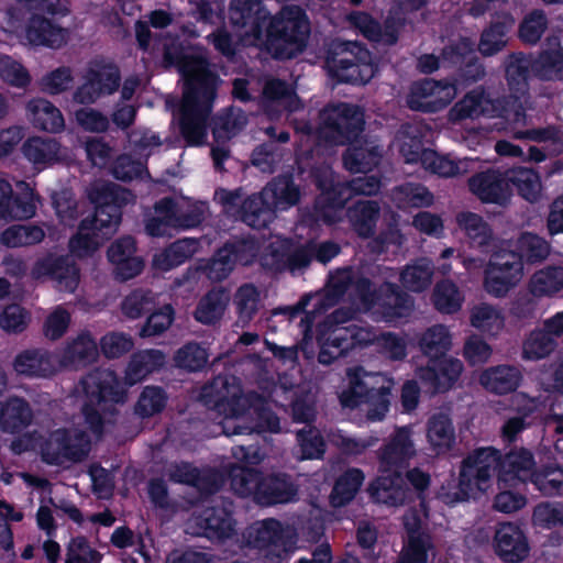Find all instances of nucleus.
Here are the masks:
<instances>
[{"label":"nucleus","instance_id":"nucleus-1","mask_svg":"<svg viewBox=\"0 0 563 563\" xmlns=\"http://www.w3.org/2000/svg\"><path fill=\"white\" fill-rule=\"evenodd\" d=\"M163 63L165 67L177 66L185 79L177 118L179 133L187 145L200 146L207 140L220 79L203 57L184 55L176 40L164 43Z\"/></svg>","mask_w":563,"mask_h":563},{"label":"nucleus","instance_id":"nucleus-2","mask_svg":"<svg viewBox=\"0 0 563 563\" xmlns=\"http://www.w3.org/2000/svg\"><path fill=\"white\" fill-rule=\"evenodd\" d=\"M79 384L86 397L82 405L86 422L92 432L101 434L118 413L115 405L125 401V391L118 375L110 368H95Z\"/></svg>","mask_w":563,"mask_h":563},{"label":"nucleus","instance_id":"nucleus-3","mask_svg":"<svg viewBox=\"0 0 563 563\" xmlns=\"http://www.w3.org/2000/svg\"><path fill=\"white\" fill-rule=\"evenodd\" d=\"M34 448L44 463L67 470L88 459L91 440L78 427H62L35 435Z\"/></svg>","mask_w":563,"mask_h":563},{"label":"nucleus","instance_id":"nucleus-4","mask_svg":"<svg viewBox=\"0 0 563 563\" xmlns=\"http://www.w3.org/2000/svg\"><path fill=\"white\" fill-rule=\"evenodd\" d=\"M89 200L96 205L95 214L88 218L92 230L104 241L118 230L122 206L134 202V195L111 181L96 180L87 189Z\"/></svg>","mask_w":563,"mask_h":563},{"label":"nucleus","instance_id":"nucleus-5","mask_svg":"<svg viewBox=\"0 0 563 563\" xmlns=\"http://www.w3.org/2000/svg\"><path fill=\"white\" fill-rule=\"evenodd\" d=\"M201 400L223 415L219 422L223 429L227 420L243 418L246 410L258 406L261 395L253 391L244 394L235 376L219 375L202 388Z\"/></svg>","mask_w":563,"mask_h":563},{"label":"nucleus","instance_id":"nucleus-6","mask_svg":"<svg viewBox=\"0 0 563 563\" xmlns=\"http://www.w3.org/2000/svg\"><path fill=\"white\" fill-rule=\"evenodd\" d=\"M498 466L500 452L492 446L478 448L468 453L461 463L452 501H465L486 492Z\"/></svg>","mask_w":563,"mask_h":563},{"label":"nucleus","instance_id":"nucleus-7","mask_svg":"<svg viewBox=\"0 0 563 563\" xmlns=\"http://www.w3.org/2000/svg\"><path fill=\"white\" fill-rule=\"evenodd\" d=\"M319 136L333 144H344L356 137L364 128V113L360 107L341 103L324 108L319 114Z\"/></svg>","mask_w":563,"mask_h":563},{"label":"nucleus","instance_id":"nucleus-8","mask_svg":"<svg viewBox=\"0 0 563 563\" xmlns=\"http://www.w3.org/2000/svg\"><path fill=\"white\" fill-rule=\"evenodd\" d=\"M271 13L262 0H232L229 7L230 23L240 31L246 46H263Z\"/></svg>","mask_w":563,"mask_h":563},{"label":"nucleus","instance_id":"nucleus-9","mask_svg":"<svg viewBox=\"0 0 563 563\" xmlns=\"http://www.w3.org/2000/svg\"><path fill=\"white\" fill-rule=\"evenodd\" d=\"M310 32L308 16L302 8L290 4L284 5L269 21L265 31L264 45L279 46L305 43Z\"/></svg>","mask_w":563,"mask_h":563},{"label":"nucleus","instance_id":"nucleus-10","mask_svg":"<svg viewBox=\"0 0 563 563\" xmlns=\"http://www.w3.org/2000/svg\"><path fill=\"white\" fill-rule=\"evenodd\" d=\"M523 277L519 254L503 252L493 256L485 268L484 288L494 297H505Z\"/></svg>","mask_w":563,"mask_h":563},{"label":"nucleus","instance_id":"nucleus-11","mask_svg":"<svg viewBox=\"0 0 563 563\" xmlns=\"http://www.w3.org/2000/svg\"><path fill=\"white\" fill-rule=\"evenodd\" d=\"M417 455L411 426L396 427L376 452L378 468L383 473H400Z\"/></svg>","mask_w":563,"mask_h":563},{"label":"nucleus","instance_id":"nucleus-12","mask_svg":"<svg viewBox=\"0 0 563 563\" xmlns=\"http://www.w3.org/2000/svg\"><path fill=\"white\" fill-rule=\"evenodd\" d=\"M246 115L240 109L228 108L211 120L213 142L211 157L218 170H224V161L230 158L229 141L246 124Z\"/></svg>","mask_w":563,"mask_h":563},{"label":"nucleus","instance_id":"nucleus-13","mask_svg":"<svg viewBox=\"0 0 563 563\" xmlns=\"http://www.w3.org/2000/svg\"><path fill=\"white\" fill-rule=\"evenodd\" d=\"M507 106L504 118L516 129L514 133L515 139L534 142H544L554 139L556 134L554 128H534L538 115L533 112L528 99L520 101L514 98L507 102Z\"/></svg>","mask_w":563,"mask_h":563},{"label":"nucleus","instance_id":"nucleus-14","mask_svg":"<svg viewBox=\"0 0 563 563\" xmlns=\"http://www.w3.org/2000/svg\"><path fill=\"white\" fill-rule=\"evenodd\" d=\"M455 96L456 88L453 84L423 79L411 86L407 104L412 110L435 112L446 107Z\"/></svg>","mask_w":563,"mask_h":563},{"label":"nucleus","instance_id":"nucleus-15","mask_svg":"<svg viewBox=\"0 0 563 563\" xmlns=\"http://www.w3.org/2000/svg\"><path fill=\"white\" fill-rule=\"evenodd\" d=\"M31 277L35 280L48 277L60 291L74 292L79 284V269L69 256L47 254L34 263Z\"/></svg>","mask_w":563,"mask_h":563},{"label":"nucleus","instance_id":"nucleus-16","mask_svg":"<svg viewBox=\"0 0 563 563\" xmlns=\"http://www.w3.org/2000/svg\"><path fill=\"white\" fill-rule=\"evenodd\" d=\"M186 531L192 536L221 541L233 534V520L225 508L207 507L191 515L187 520Z\"/></svg>","mask_w":563,"mask_h":563},{"label":"nucleus","instance_id":"nucleus-17","mask_svg":"<svg viewBox=\"0 0 563 563\" xmlns=\"http://www.w3.org/2000/svg\"><path fill=\"white\" fill-rule=\"evenodd\" d=\"M266 400L261 396V402L256 407L246 410L243 418L229 419L223 423L225 435H241L262 432H280L279 418L266 406Z\"/></svg>","mask_w":563,"mask_h":563},{"label":"nucleus","instance_id":"nucleus-18","mask_svg":"<svg viewBox=\"0 0 563 563\" xmlns=\"http://www.w3.org/2000/svg\"><path fill=\"white\" fill-rule=\"evenodd\" d=\"M351 286L355 289L362 307L371 309L375 301V291L372 290L371 282L366 278L357 277L350 268L338 269L330 275L324 289V305H334Z\"/></svg>","mask_w":563,"mask_h":563},{"label":"nucleus","instance_id":"nucleus-19","mask_svg":"<svg viewBox=\"0 0 563 563\" xmlns=\"http://www.w3.org/2000/svg\"><path fill=\"white\" fill-rule=\"evenodd\" d=\"M493 545L497 556L505 563H520L530 552L525 532L514 522H500L496 526Z\"/></svg>","mask_w":563,"mask_h":563},{"label":"nucleus","instance_id":"nucleus-20","mask_svg":"<svg viewBox=\"0 0 563 563\" xmlns=\"http://www.w3.org/2000/svg\"><path fill=\"white\" fill-rule=\"evenodd\" d=\"M98 343L88 330L78 332L67 340L59 355V366L66 369L80 371L97 362Z\"/></svg>","mask_w":563,"mask_h":563},{"label":"nucleus","instance_id":"nucleus-21","mask_svg":"<svg viewBox=\"0 0 563 563\" xmlns=\"http://www.w3.org/2000/svg\"><path fill=\"white\" fill-rule=\"evenodd\" d=\"M468 187L482 202L486 203L505 206L511 197L508 175L495 169L472 176L468 179Z\"/></svg>","mask_w":563,"mask_h":563},{"label":"nucleus","instance_id":"nucleus-22","mask_svg":"<svg viewBox=\"0 0 563 563\" xmlns=\"http://www.w3.org/2000/svg\"><path fill=\"white\" fill-rule=\"evenodd\" d=\"M311 175L316 185L321 190V194L317 197L314 203L317 218L327 223L336 222L341 218L339 214H335L338 187L341 184L334 183L333 172L327 163L312 167Z\"/></svg>","mask_w":563,"mask_h":563},{"label":"nucleus","instance_id":"nucleus-23","mask_svg":"<svg viewBox=\"0 0 563 563\" xmlns=\"http://www.w3.org/2000/svg\"><path fill=\"white\" fill-rule=\"evenodd\" d=\"M42 13L34 12L29 19L25 27L29 44L55 49L66 45L69 38L68 30L43 16Z\"/></svg>","mask_w":563,"mask_h":563},{"label":"nucleus","instance_id":"nucleus-24","mask_svg":"<svg viewBox=\"0 0 563 563\" xmlns=\"http://www.w3.org/2000/svg\"><path fill=\"white\" fill-rule=\"evenodd\" d=\"M383 158V147L374 140L362 139L351 143L342 155L344 168L352 173H369Z\"/></svg>","mask_w":563,"mask_h":563},{"label":"nucleus","instance_id":"nucleus-25","mask_svg":"<svg viewBox=\"0 0 563 563\" xmlns=\"http://www.w3.org/2000/svg\"><path fill=\"white\" fill-rule=\"evenodd\" d=\"M167 476L176 483L191 485L203 493H213L223 483L222 475L212 468L198 470L189 463H177L168 466Z\"/></svg>","mask_w":563,"mask_h":563},{"label":"nucleus","instance_id":"nucleus-26","mask_svg":"<svg viewBox=\"0 0 563 563\" xmlns=\"http://www.w3.org/2000/svg\"><path fill=\"white\" fill-rule=\"evenodd\" d=\"M536 471V461L531 451L525 448H516L500 459V472L498 483L526 482L532 479Z\"/></svg>","mask_w":563,"mask_h":563},{"label":"nucleus","instance_id":"nucleus-27","mask_svg":"<svg viewBox=\"0 0 563 563\" xmlns=\"http://www.w3.org/2000/svg\"><path fill=\"white\" fill-rule=\"evenodd\" d=\"M135 241L131 236L117 240L108 249V258L114 265V274L120 280H128L143 269V261L134 255Z\"/></svg>","mask_w":563,"mask_h":563},{"label":"nucleus","instance_id":"nucleus-28","mask_svg":"<svg viewBox=\"0 0 563 563\" xmlns=\"http://www.w3.org/2000/svg\"><path fill=\"white\" fill-rule=\"evenodd\" d=\"M532 75L541 80H563V47L558 36L547 38L543 48L533 58Z\"/></svg>","mask_w":563,"mask_h":563},{"label":"nucleus","instance_id":"nucleus-29","mask_svg":"<svg viewBox=\"0 0 563 563\" xmlns=\"http://www.w3.org/2000/svg\"><path fill=\"white\" fill-rule=\"evenodd\" d=\"M261 191L275 213L299 205L301 199L300 187L287 175L273 178Z\"/></svg>","mask_w":563,"mask_h":563},{"label":"nucleus","instance_id":"nucleus-30","mask_svg":"<svg viewBox=\"0 0 563 563\" xmlns=\"http://www.w3.org/2000/svg\"><path fill=\"white\" fill-rule=\"evenodd\" d=\"M13 369L18 375L47 378L56 374L53 355L44 349H27L13 360Z\"/></svg>","mask_w":563,"mask_h":563},{"label":"nucleus","instance_id":"nucleus-31","mask_svg":"<svg viewBox=\"0 0 563 563\" xmlns=\"http://www.w3.org/2000/svg\"><path fill=\"white\" fill-rule=\"evenodd\" d=\"M417 345L423 356L430 362H435L451 351L453 334L445 324H432L418 334Z\"/></svg>","mask_w":563,"mask_h":563},{"label":"nucleus","instance_id":"nucleus-32","mask_svg":"<svg viewBox=\"0 0 563 563\" xmlns=\"http://www.w3.org/2000/svg\"><path fill=\"white\" fill-rule=\"evenodd\" d=\"M427 129L419 123H405L397 131L394 145L406 163H421L424 153L430 148L424 147L423 139Z\"/></svg>","mask_w":563,"mask_h":563},{"label":"nucleus","instance_id":"nucleus-33","mask_svg":"<svg viewBox=\"0 0 563 563\" xmlns=\"http://www.w3.org/2000/svg\"><path fill=\"white\" fill-rule=\"evenodd\" d=\"M371 379L373 386L364 394L365 417L368 421H382L389 409L393 383L379 373H372Z\"/></svg>","mask_w":563,"mask_h":563},{"label":"nucleus","instance_id":"nucleus-34","mask_svg":"<svg viewBox=\"0 0 563 563\" xmlns=\"http://www.w3.org/2000/svg\"><path fill=\"white\" fill-rule=\"evenodd\" d=\"M230 299V294L224 287H213L199 299L194 311L195 320L205 325L220 323Z\"/></svg>","mask_w":563,"mask_h":563},{"label":"nucleus","instance_id":"nucleus-35","mask_svg":"<svg viewBox=\"0 0 563 563\" xmlns=\"http://www.w3.org/2000/svg\"><path fill=\"white\" fill-rule=\"evenodd\" d=\"M455 221L470 242L484 252L495 246L496 238L489 223L475 212L461 211Z\"/></svg>","mask_w":563,"mask_h":563},{"label":"nucleus","instance_id":"nucleus-36","mask_svg":"<svg viewBox=\"0 0 563 563\" xmlns=\"http://www.w3.org/2000/svg\"><path fill=\"white\" fill-rule=\"evenodd\" d=\"M375 305L382 308L384 318L390 321L409 314L412 309V299L396 284L384 283L379 288V294L375 292L373 306Z\"/></svg>","mask_w":563,"mask_h":563},{"label":"nucleus","instance_id":"nucleus-37","mask_svg":"<svg viewBox=\"0 0 563 563\" xmlns=\"http://www.w3.org/2000/svg\"><path fill=\"white\" fill-rule=\"evenodd\" d=\"M166 356L159 350H143L131 355L124 372L125 384L132 386L165 365Z\"/></svg>","mask_w":563,"mask_h":563},{"label":"nucleus","instance_id":"nucleus-38","mask_svg":"<svg viewBox=\"0 0 563 563\" xmlns=\"http://www.w3.org/2000/svg\"><path fill=\"white\" fill-rule=\"evenodd\" d=\"M368 492L375 501L387 506L404 505L409 497L400 473L378 477L369 485Z\"/></svg>","mask_w":563,"mask_h":563},{"label":"nucleus","instance_id":"nucleus-39","mask_svg":"<svg viewBox=\"0 0 563 563\" xmlns=\"http://www.w3.org/2000/svg\"><path fill=\"white\" fill-rule=\"evenodd\" d=\"M515 20L510 14H499L483 30L478 43V51L483 56L489 57L503 51L508 43L507 34L514 26Z\"/></svg>","mask_w":563,"mask_h":563},{"label":"nucleus","instance_id":"nucleus-40","mask_svg":"<svg viewBox=\"0 0 563 563\" xmlns=\"http://www.w3.org/2000/svg\"><path fill=\"white\" fill-rule=\"evenodd\" d=\"M522 379L521 372L512 365L486 368L479 376L481 385L488 391L505 395L517 389Z\"/></svg>","mask_w":563,"mask_h":563},{"label":"nucleus","instance_id":"nucleus-41","mask_svg":"<svg viewBox=\"0 0 563 563\" xmlns=\"http://www.w3.org/2000/svg\"><path fill=\"white\" fill-rule=\"evenodd\" d=\"M32 419V409L23 398L13 396L0 402V429L3 432H19L26 428Z\"/></svg>","mask_w":563,"mask_h":563},{"label":"nucleus","instance_id":"nucleus-42","mask_svg":"<svg viewBox=\"0 0 563 563\" xmlns=\"http://www.w3.org/2000/svg\"><path fill=\"white\" fill-rule=\"evenodd\" d=\"M297 490L285 474H272L263 476L260 489L256 493V501L261 505H273L290 501Z\"/></svg>","mask_w":563,"mask_h":563},{"label":"nucleus","instance_id":"nucleus-43","mask_svg":"<svg viewBox=\"0 0 563 563\" xmlns=\"http://www.w3.org/2000/svg\"><path fill=\"white\" fill-rule=\"evenodd\" d=\"M26 111L35 128L51 133H58L65 128L60 110L51 101L35 98L26 103Z\"/></svg>","mask_w":563,"mask_h":563},{"label":"nucleus","instance_id":"nucleus-44","mask_svg":"<svg viewBox=\"0 0 563 563\" xmlns=\"http://www.w3.org/2000/svg\"><path fill=\"white\" fill-rule=\"evenodd\" d=\"M427 440L437 454L449 452L455 444L452 419L444 412L431 416L427 422Z\"/></svg>","mask_w":563,"mask_h":563},{"label":"nucleus","instance_id":"nucleus-45","mask_svg":"<svg viewBox=\"0 0 563 563\" xmlns=\"http://www.w3.org/2000/svg\"><path fill=\"white\" fill-rule=\"evenodd\" d=\"M346 214L357 235L367 239L375 233L380 207L375 200H360L347 209Z\"/></svg>","mask_w":563,"mask_h":563},{"label":"nucleus","instance_id":"nucleus-46","mask_svg":"<svg viewBox=\"0 0 563 563\" xmlns=\"http://www.w3.org/2000/svg\"><path fill=\"white\" fill-rule=\"evenodd\" d=\"M235 325L246 328L262 308L261 290L252 283L241 285L234 292Z\"/></svg>","mask_w":563,"mask_h":563},{"label":"nucleus","instance_id":"nucleus-47","mask_svg":"<svg viewBox=\"0 0 563 563\" xmlns=\"http://www.w3.org/2000/svg\"><path fill=\"white\" fill-rule=\"evenodd\" d=\"M434 275V267L430 260L418 258L406 265L399 279L404 288L412 292H421L430 287Z\"/></svg>","mask_w":563,"mask_h":563},{"label":"nucleus","instance_id":"nucleus-48","mask_svg":"<svg viewBox=\"0 0 563 563\" xmlns=\"http://www.w3.org/2000/svg\"><path fill=\"white\" fill-rule=\"evenodd\" d=\"M249 539L256 548H273V551L278 556L282 555V552H286L283 541L282 525L275 519H268L255 523L250 529Z\"/></svg>","mask_w":563,"mask_h":563},{"label":"nucleus","instance_id":"nucleus-49","mask_svg":"<svg viewBox=\"0 0 563 563\" xmlns=\"http://www.w3.org/2000/svg\"><path fill=\"white\" fill-rule=\"evenodd\" d=\"M199 249V241L196 239H181L161 253L156 254L153 264L161 271H168L191 258Z\"/></svg>","mask_w":563,"mask_h":563},{"label":"nucleus","instance_id":"nucleus-50","mask_svg":"<svg viewBox=\"0 0 563 563\" xmlns=\"http://www.w3.org/2000/svg\"><path fill=\"white\" fill-rule=\"evenodd\" d=\"M275 217V212L266 203L262 191L247 197L241 205L240 219L251 228L264 229Z\"/></svg>","mask_w":563,"mask_h":563},{"label":"nucleus","instance_id":"nucleus-51","mask_svg":"<svg viewBox=\"0 0 563 563\" xmlns=\"http://www.w3.org/2000/svg\"><path fill=\"white\" fill-rule=\"evenodd\" d=\"M382 187L380 178L376 175L355 177L338 187L335 214L340 216L344 205L355 196H375Z\"/></svg>","mask_w":563,"mask_h":563},{"label":"nucleus","instance_id":"nucleus-52","mask_svg":"<svg viewBox=\"0 0 563 563\" xmlns=\"http://www.w3.org/2000/svg\"><path fill=\"white\" fill-rule=\"evenodd\" d=\"M508 185L511 184L519 196L529 202H537L542 197V181L540 175L527 167H517L508 173Z\"/></svg>","mask_w":563,"mask_h":563},{"label":"nucleus","instance_id":"nucleus-53","mask_svg":"<svg viewBox=\"0 0 563 563\" xmlns=\"http://www.w3.org/2000/svg\"><path fill=\"white\" fill-rule=\"evenodd\" d=\"M372 60L371 53L357 42L335 41L331 44L328 64L332 71L356 62Z\"/></svg>","mask_w":563,"mask_h":563},{"label":"nucleus","instance_id":"nucleus-54","mask_svg":"<svg viewBox=\"0 0 563 563\" xmlns=\"http://www.w3.org/2000/svg\"><path fill=\"white\" fill-rule=\"evenodd\" d=\"M349 377V389L342 391L339 396L340 404L345 408H356L364 402V394L367 388L373 386L372 373L363 367H351L346 369Z\"/></svg>","mask_w":563,"mask_h":563},{"label":"nucleus","instance_id":"nucleus-55","mask_svg":"<svg viewBox=\"0 0 563 563\" xmlns=\"http://www.w3.org/2000/svg\"><path fill=\"white\" fill-rule=\"evenodd\" d=\"M347 19L352 25L358 29L362 34L371 41L393 45L398 40L397 31L394 26L386 24L383 30L378 22L365 12H352L349 14Z\"/></svg>","mask_w":563,"mask_h":563},{"label":"nucleus","instance_id":"nucleus-56","mask_svg":"<svg viewBox=\"0 0 563 563\" xmlns=\"http://www.w3.org/2000/svg\"><path fill=\"white\" fill-rule=\"evenodd\" d=\"M262 95L265 101L277 103L289 111H295L300 107V101L291 87L277 78L265 77L263 79Z\"/></svg>","mask_w":563,"mask_h":563},{"label":"nucleus","instance_id":"nucleus-57","mask_svg":"<svg viewBox=\"0 0 563 563\" xmlns=\"http://www.w3.org/2000/svg\"><path fill=\"white\" fill-rule=\"evenodd\" d=\"M24 156L34 164H52L60 158V144L54 139L32 137L22 146Z\"/></svg>","mask_w":563,"mask_h":563},{"label":"nucleus","instance_id":"nucleus-58","mask_svg":"<svg viewBox=\"0 0 563 563\" xmlns=\"http://www.w3.org/2000/svg\"><path fill=\"white\" fill-rule=\"evenodd\" d=\"M173 199L163 198L154 206V214L147 219L146 232L152 236L170 235L172 230H177Z\"/></svg>","mask_w":563,"mask_h":563},{"label":"nucleus","instance_id":"nucleus-59","mask_svg":"<svg viewBox=\"0 0 563 563\" xmlns=\"http://www.w3.org/2000/svg\"><path fill=\"white\" fill-rule=\"evenodd\" d=\"M563 289V267L549 266L536 272L529 280V290L533 296H551Z\"/></svg>","mask_w":563,"mask_h":563},{"label":"nucleus","instance_id":"nucleus-60","mask_svg":"<svg viewBox=\"0 0 563 563\" xmlns=\"http://www.w3.org/2000/svg\"><path fill=\"white\" fill-rule=\"evenodd\" d=\"M470 323L482 332L496 334L504 328L505 318L497 307L481 302L471 309Z\"/></svg>","mask_w":563,"mask_h":563},{"label":"nucleus","instance_id":"nucleus-61","mask_svg":"<svg viewBox=\"0 0 563 563\" xmlns=\"http://www.w3.org/2000/svg\"><path fill=\"white\" fill-rule=\"evenodd\" d=\"M432 300L438 311L452 314L461 309L464 297L452 280L444 279L434 286Z\"/></svg>","mask_w":563,"mask_h":563},{"label":"nucleus","instance_id":"nucleus-62","mask_svg":"<svg viewBox=\"0 0 563 563\" xmlns=\"http://www.w3.org/2000/svg\"><path fill=\"white\" fill-rule=\"evenodd\" d=\"M229 476L231 488L236 495L241 497L253 496L256 500V493L263 477L258 471L234 464L230 467Z\"/></svg>","mask_w":563,"mask_h":563},{"label":"nucleus","instance_id":"nucleus-63","mask_svg":"<svg viewBox=\"0 0 563 563\" xmlns=\"http://www.w3.org/2000/svg\"><path fill=\"white\" fill-rule=\"evenodd\" d=\"M103 243L104 240L92 230L89 219L85 218L77 234L69 240V250L75 256L84 258L91 256Z\"/></svg>","mask_w":563,"mask_h":563},{"label":"nucleus","instance_id":"nucleus-64","mask_svg":"<svg viewBox=\"0 0 563 563\" xmlns=\"http://www.w3.org/2000/svg\"><path fill=\"white\" fill-rule=\"evenodd\" d=\"M156 296L148 289L137 288L129 292L120 303L122 314L129 319H139L152 311Z\"/></svg>","mask_w":563,"mask_h":563}]
</instances>
